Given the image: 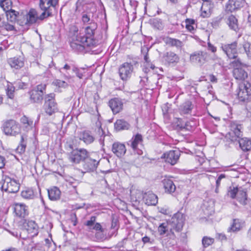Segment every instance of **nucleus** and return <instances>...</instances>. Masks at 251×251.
Masks as SVG:
<instances>
[{"label": "nucleus", "instance_id": "obj_1", "mask_svg": "<svg viewBox=\"0 0 251 251\" xmlns=\"http://www.w3.org/2000/svg\"><path fill=\"white\" fill-rule=\"evenodd\" d=\"M97 27V24L94 21H91L89 25L85 28V35L80 33L70 42V46L72 49L81 52L86 47L93 46L95 44L93 37Z\"/></svg>", "mask_w": 251, "mask_h": 251}, {"label": "nucleus", "instance_id": "obj_2", "mask_svg": "<svg viewBox=\"0 0 251 251\" xmlns=\"http://www.w3.org/2000/svg\"><path fill=\"white\" fill-rule=\"evenodd\" d=\"M230 130L226 135L227 140L231 142L238 141L239 146L243 151L251 149V140L243 136L242 126L237 121H231L229 125Z\"/></svg>", "mask_w": 251, "mask_h": 251}, {"label": "nucleus", "instance_id": "obj_3", "mask_svg": "<svg viewBox=\"0 0 251 251\" xmlns=\"http://www.w3.org/2000/svg\"><path fill=\"white\" fill-rule=\"evenodd\" d=\"M90 153L87 151L86 149L83 148H76L70 152L69 156V160L70 162L78 164L81 161H83L87 157H89Z\"/></svg>", "mask_w": 251, "mask_h": 251}, {"label": "nucleus", "instance_id": "obj_4", "mask_svg": "<svg viewBox=\"0 0 251 251\" xmlns=\"http://www.w3.org/2000/svg\"><path fill=\"white\" fill-rule=\"evenodd\" d=\"M43 108L45 113L49 116H51L58 111L54 94L50 93L45 96Z\"/></svg>", "mask_w": 251, "mask_h": 251}, {"label": "nucleus", "instance_id": "obj_5", "mask_svg": "<svg viewBox=\"0 0 251 251\" xmlns=\"http://www.w3.org/2000/svg\"><path fill=\"white\" fill-rule=\"evenodd\" d=\"M237 97L240 101L247 102L251 99V85L248 82L239 84L237 93Z\"/></svg>", "mask_w": 251, "mask_h": 251}, {"label": "nucleus", "instance_id": "obj_6", "mask_svg": "<svg viewBox=\"0 0 251 251\" xmlns=\"http://www.w3.org/2000/svg\"><path fill=\"white\" fill-rule=\"evenodd\" d=\"M100 162L99 157H94L92 153L89 154V157L83 161L82 173L94 172L95 171Z\"/></svg>", "mask_w": 251, "mask_h": 251}, {"label": "nucleus", "instance_id": "obj_7", "mask_svg": "<svg viewBox=\"0 0 251 251\" xmlns=\"http://www.w3.org/2000/svg\"><path fill=\"white\" fill-rule=\"evenodd\" d=\"M185 220V216L182 213L177 212L175 214L169 222L173 231H180L182 229Z\"/></svg>", "mask_w": 251, "mask_h": 251}, {"label": "nucleus", "instance_id": "obj_8", "mask_svg": "<svg viewBox=\"0 0 251 251\" xmlns=\"http://www.w3.org/2000/svg\"><path fill=\"white\" fill-rule=\"evenodd\" d=\"M45 84H40L28 92L29 98L32 102H41L43 99L44 91L45 90Z\"/></svg>", "mask_w": 251, "mask_h": 251}, {"label": "nucleus", "instance_id": "obj_9", "mask_svg": "<svg viewBox=\"0 0 251 251\" xmlns=\"http://www.w3.org/2000/svg\"><path fill=\"white\" fill-rule=\"evenodd\" d=\"M227 195L232 199L235 198L237 196V200L241 204L244 205L247 204L246 191L243 189H238L237 187H230L228 190Z\"/></svg>", "mask_w": 251, "mask_h": 251}, {"label": "nucleus", "instance_id": "obj_10", "mask_svg": "<svg viewBox=\"0 0 251 251\" xmlns=\"http://www.w3.org/2000/svg\"><path fill=\"white\" fill-rule=\"evenodd\" d=\"M1 188L8 193H17L20 189V183L14 179L8 177L5 179Z\"/></svg>", "mask_w": 251, "mask_h": 251}, {"label": "nucleus", "instance_id": "obj_11", "mask_svg": "<svg viewBox=\"0 0 251 251\" xmlns=\"http://www.w3.org/2000/svg\"><path fill=\"white\" fill-rule=\"evenodd\" d=\"M133 70V66L129 63L125 62L119 68V76L123 80H127L132 75Z\"/></svg>", "mask_w": 251, "mask_h": 251}, {"label": "nucleus", "instance_id": "obj_12", "mask_svg": "<svg viewBox=\"0 0 251 251\" xmlns=\"http://www.w3.org/2000/svg\"><path fill=\"white\" fill-rule=\"evenodd\" d=\"M3 131L5 134L15 136L19 132L20 128L15 121L10 120L4 123Z\"/></svg>", "mask_w": 251, "mask_h": 251}, {"label": "nucleus", "instance_id": "obj_13", "mask_svg": "<svg viewBox=\"0 0 251 251\" xmlns=\"http://www.w3.org/2000/svg\"><path fill=\"white\" fill-rule=\"evenodd\" d=\"M237 43L234 42L231 44L222 45L221 48L227 57L229 59H231V58H235L236 57H237Z\"/></svg>", "mask_w": 251, "mask_h": 251}, {"label": "nucleus", "instance_id": "obj_14", "mask_svg": "<svg viewBox=\"0 0 251 251\" xmlns=\"http://www.w3.org/2000/svg\"><path fill=\"white\" fill-rule=\"evenodd\" d=\"M208 55L205 51H198L190 55V60L196 64L201 66L206 61Z\"/></svg>", "mask_w": 251, "mask_h": 251}, {"label": "nucleus", "instance_id": "obj_15", "mask_svg": "<svg viewBox=\"0 0 251 251\" xmlns=\"http://www.w3.org/2000/svg\"><path fill=\"white\" fill-rule=\"evenodd\" d=\"M180 156V152L178 151H170L164 153L162 158L165 159V162L174 165L176 164Z\"/></svg>", "mask_w": 251, "mask_h": 251}, {"label": "nucleus", "instance_id": "obj_16", "mask_svg": "<svg viewBox=\"0 0 251 251\" xmlns=\"http://www.w3.org/2000/svg\"><path fill=\"white\" fill-rule=\"evenodd\" d=\"M244 0H228L225 6L227 12H233L243 6Z\"/></svg>", "mask_w": 251, "mask_h": 251}, {"label": "nucleus", "instance_id": "obj_17", "mask_svg": "<svg viewBox=\"0 0 251 251\" xmlns=\"http://www.w3.org/2000/svg\"><path fill=\"white\" fill-rule=\"evenodd\" d=\"M14 210L15 215L20 218H24L28 214V207L23 203H15Z\"/></svg>", "mask_w": 251, "mask_h": 251}, {"label": "nucleus", "instance_id": "obj_18", "mask_svg": "<svg viewBox=\"0 0 251 251\" xmlns=\"http://www.w3.org/2000/svg\"><path fill=\"white\" fill-rule=\"evenodd\" d=\"M77 137L87 145L92 143L95 140V137L91 132L88 130L79 132L78 133Z\"/></svg>", "mask_w": 251, "mask_h": 251}, {"label": "nucleus", "instance_id": "obj_19", "mask_svg": "<svg viewBox=\"0 0 251 251\" xmlns=\"http://www.w3.org/2000/svg\"><path fill=\"white\" fill-rule=\"evenodd\" d=\"M143 199L146 204L148 205H155L158 202L157 196L151 191L145 193Z\"/></svg>", "mask_w": 251, "mask_h": 251}, {"label": "nucleus", "instance_id": "obj_20", "mask_svg": "<svg viewBox=\"0 0 251 251\" xmlns=\"http://www.w3.org/2000/svg\"><path fill=\"white\" fill-rule=\"evenodd\" d=\"M165 193L172 194L176 190V187L173 181L169 178L165 177L162 180Z\"/></svg>", "mask_w": 251, "mask_h": 251}, {"label": "nucleus", "instance_id": "obj_21", "mask_svg": "<svg viewBox=\"0 0 251 251\" xmlns=\"http://www.w3.org/2000/svg\"><path fill=\"white\" fill-rule=\"evenodd\" d=\"M109 105L114 114L119 113L123 109V103L117 98H114L109 100Z\"/></svg>", "mask_w": 251, "mask_h": 251}, {"label": "nucleus", "instance_id": "obj_22", "mask_svg": "<svg viewBox=\"0 0 251 251\" xmlns=\"http://www.w3.org/2000/svg\"><path fill=\"white\" fill-rule=\"evenodd\" d=\"M163 41L166 45L177 49H180L183 46V43L180 40L168 36L164 37Z\"/></svg>", "mask_w": 251, "mask_h": 251}, {"label": "nucleus", "instance_id": "obj_23", "mask_svg": "<svg viewBox=\"0 0 251 251\" xmlns=\"http://www.w3.org/2000/svg\"><path fill=\"white\" fill-rule=\"evenodd\" d=\"M112 151L118 157L123 156L126 152L124 144L120 143H114L112 146Z\"/></svg>", "mask_w": 251, "mask_h": 251}, {"label": "nucleus", "instance_id": "obj_24", "mask_svg": "<svg viewBox=\"0 0 251 251\" xmlns=\"http://www.w3.org/2000/svg\"><path fill=\"white\" fill-rule=\"evenodd\" d=\"M38 19V14L36 10L31 9L26 16L25 25H32L35 23Z\"/></svg>", "mask_w": 251, "mask_h": 251}, {"label": "nucleus", "instance_id": "obj_25", "mask_svg": "<svg viewBox=\"0 0 251 251\" xmlns=\"http://www.w3.org/2000/svg\"><path fill=\"white\" fill-rule=\"evenodd\" d=\"M179 59L178 56L172 51L167 52L163 55L164 61L168 64L177 63Z\"/></svg>", "mask_w": 251, "mask_h": 251}, {"label": "nucleus", "instance_id": "obj_26", "mask_svg": "<svg viewBox=\"0 0 251 251\" xmlns=\"http://www.w3.org/2000/svg\"><path fill=\"white\" fill-rule=\"evenodd\" d=\"M194 107V105L191 101L186 100L180 106V113L181 114H190Z\"/></svg>", "mask_w": 251, "mask_h": 251}, {"label": "nucleus", "instance_id": "obj_27", "mask_svg": "<svg viewBox=\"0 0 251 251\" xmlns=\"http://www.w3.org/2000/svg\"><path fill=\"white\" fill-rule=\"evenodd\" d=\"M143 142L142 136L140 134H137L129 140L127 144L130 146L133 150L137 149L138 145L141 144Z\"/></svg>", "mask_w": 251, "mask_h": 251}, {"label": "nucleus", "instance_id": "obj_28", "mask_svg": "<svg viewBox=\"0 0 251 251\" xmlns=\"http://www.w3.org/2000/svg\"><path fill=\"white\" fill-rule=\"evenodd\" d=\"M8 63L11 68L15 69H19L24 65V61L22 58L16 57L9 58L8 60Z\"/></svg>", "mask_w": 251, "mask_h": 251}, {"label": "nucleus", "instance_id": "obj_29", "mask_svg": "<svg viewBox=\"0 0 251 251\" xmlns=\"http://www.w3.org/2000/svg\"><path fill=\"white\" fill-rule=\"evenodd\" d=\"M233 75L235 78L238 80H244L248 76L247 73L242 69V67L234 69Z\"/></svg>", "mask_w": 251, "mask_h": 251}, {"label": "nucleus", "instance_id": "obj_30", "mask_svg": "<svg viewBox=\"0 0 251 251\" xmlns=\"http://www.w3.org/2000/svg\"><path fill=\"white\" fill-rule=\"evenodd\" d=\"M244 222L239 219H233V223L230 227L228 229V231L236 232L238 231L244 226Z\"/></svg>", "mask_w": 251, "mask_h": 251}, {"label": "nucleus", "instance_id": "obj_31", "mask_svg": "<svg viewBox=\"0 0 251 251\" xmlns=\"http://www.w3.org/2000/svg\"><path fill=\"white\" fill-rule=\"evenodd\" d=\"M158 231L160 235H163L167 233L168 234L169 231L174 234V231H173L172 228L171 227L169 222L161 224L158 227Z\"/></svg>", "mask_w": 251, "mask_h": 251}, {"label": "nucleus", "instance_id": "obj_32", "mask_svg": "<svg viewBox=\"0 0 251 251\" xmlns=\"http://www.w3.org/2000/svg\"><path fill=\"white\" fill-rule=\"evenodd\" d=\"M56 2V0H40L39 6L41 10H50V7L54 6Z\"/></svg>", "mask_w": 251, "mask_h": 251}, {"label": "nucleus", "instance_id": "obj_33", "mask_svg": "<svg viewBox=\"0 0 251 251\" xmlns=\"http://www.w3.org/2000/svg\"><path fill=\"white\" fill-rule=\"evenodd\" d=\"M115 128L117 130H127L130 127L129 124L124 120H117L114 124Z\"/></svg>", "mask_w": 251, "mask_h": 251}, {"label": "nucleus", "instance_id": "obj_34", "mask_svg": "<svg viewBox=\"0 0 251 251\" xmlns=\"http://www.w3.org/2000/svg\"><path fill=\"white\" fill-rule=\"evenodd\" d=\"M60 191L56 187L48 190L49 197L50 200L55 201L59 199L60 196Z\"/></svg>", "mask_w": 251, "mask_h": 251}, {"label": "nucleus", "instance_id": "obj_35", "mask_svg": "<svg viewBox=\"0 0 251 251\" xmlns=\"http://www.w3.org/2000/svg\"><path fill=\"white\" fill-rule=\"evenodd\" d=\"M227 23L231 29L235 31L238 29L237 19L233 15H231L228 17Z\"/></svg>", "mask_w": 251, "mask_h": 251}, {"label": "nucleus", "instance_id": "obj_36", "mask_svg": "<svg viewBox=\"0 0 251 251\" xmlns=\"http://www.w3.org/2000/svg\"><path fill=\"white\" fill-rule=\"evenodd\" d=\"M19 13L13 9L6 11V15L7 20L11 22H14L16 21L17 15Z\"/></svg>", "mask_w": 251, "mask_h": 251}, {"label": "nucleus", "instance_id": "obj_37", "mask_svg": "<svg viewBox=\"0 0 251 251\" xmlns=\"http://www.w3.org/2000/svg\"><path fill=\"white\" fill-rule=\"evenodd\" d=\"M27 230L29 233H32L33 235L37 234V226L33 221H29L27 224Z\"/></svg>", "mask_w": 251, "mask_h": 251}, {"label": "nucleus", "instance_id": "obj_38", "mask_svg": "<svg viewBox=\"0 0 251 251\" xmlns=\"http://www.w3.org/2000/svg\"><path fill=\"white\" fill-rule=\"evenodd\" d=\"M233 60L230 62V65L234 68V69L240 68L245 66V64L243 62L241 59L237 57L235 58H231Z\"/></svg>", "mask_w": 251, "mask_h": 251}, {"label": "nucleus", "instance_id": "obj_39", "mask_svg": "<svg viewBox=\"0 0 251 251\" xmlns=\"http://www.w3.org/2000/svg\"><path fill=\"white\" fill-rule=\"evenodd\" d=\"M21 123L24 128H26L28 129L33 125V121L30 119H29L27 117L24 116L21 119Z\"/></svg>", "mask_w": 251, "mask_h": 251}, {"label": "nucleus", "instance_id": "obj_40", "mask_svg": "<svg viewBox=\"0 0 251 251\" xmlns=\"http://www.w3.org/2000/svg\"><path fill=\"white\" fill-rule=\"evenodd\" d=\"M21 196L26 199H31L34 197L33 191L29 188L23 190L21 193Z\"/></svg>", "mask_w": 251, "mask_h": 251}, {"label": "nucleus", "instance_id": "obj_41", "mask_svg": "<svg viewBox=\"0 0 251 251\" xmlns=\"http://www.w3.org/2000/svg\"><path fill=\"white\" fill-rule=\"evenodd\" d=\"M6 94L8 97L10 99H13L14 96L15 87L11 83H8L6 89Z\"/></svg>", "mask_w": 251, "mask_h": 251}, {"label": "nucleus", "instance_id": "obj_42", "mask_svg": "<svg viewBox=\"0 0 251 251\" xmlns=\"http://www.w3.org/2000/svg\"><path fill=\"white\" fill-rule=\"evenodd\" d=\"M12 2L10 0H0V6L4 11L9 10L11 7Z\"/></svg>", "mask_w": 251, "mask_h": 251}, {"label": "nucleus", "instance_id": "obj_43", "mask_svg": "<svg viewBox=\"0 0 251 251\" xmlns=\"http://www.w3.org/2000/svg\"><path fill=\"white\" fill-rule=\"evenodd\" d=\"M186 28L190 31H192L195 29V21L192 19H186Z\"/></svg>", "mask_w": 251, "mask_h": 251}, {"label": "nucleus", "instance_id": "obj_44", "mask_svg": "<svg viewBox=\"0 0 251 251\" xmlns=\"http://www.w3.org/2000/svg\"><path fill=\"white\" fill-rule=\"evenodd\" d=\"M214 242V239L207 236L203 237L202 240V244L203 246L205 248L211 245Z\"/></svg>", "mask_w": 251, "mask_h": 251}, {"label": "nucleus", "instance_id": "obj_45", "mask_svg": "<svg viewBox=\"0 0 251 251\" xmlns=\"http://www.w3.org/2000/svg\"><path fill=\"white\" fill-rule=\"evenodd\" d=\"M243 47L248 57L251 58V44L246 42L243 44Z\"/></svg>", "mask_w": 251, "mask_h": 251}, {"label": "nucleus", "instance_id": "obj_46", "mask_svg": "<svg viewBox=\"0 0 251 251\" xmlns=\"http://www.w3.org/2000/svg\"><path fill=\"white\" fill-rule=\"evenodd\" d=\"M52 83L53 85L60 88H66L68 86V84L66 82L60 79L54 80Z\"/></svg>", "mask_w": 251, "mask_h": 251}, {"label": "nucleus", "instance_id": "obj_47", "mask_svg": "<svg viewBox=\"0 0 251 251\" xmlns=\"http://www.w3.org/2000/svg\"><path fill=\"white\" fill-rule=\"evenodd\" d=\"M43 12L40 16H38V20H43L46 17L50 16L51 15V12L50 10H43Z\"/></svg>", "mask_w": 251, "mask_h": 251}, {"label": "nucleus", "instance_id": "obj_48", "mask_svg": "<svg viewBox=\"0 0 251 251\" xmlns=\"http://www.w3.org/2000/svg\"><path fill=\"white\" fill-rule=\"evenodd\" d=\"M82 22L84 24H88L91 22V21H94L93 20H91L90 15H88L86 13H83L82 15L81 18Z\"/></svg>", "mask_w": 251, "mask_h": 251}, {"label": "nucleus", "instance_id": "obj_49", "mask_svg": "<svg viewBox=\"0 0 251 251\" xmlns=\"http://www.w3.org/2000/svg\"><path fill=\"white\" fill-rule=\"evenodd\" d=\"M153 25L159 30H161L163 28V24L160 19L155 20L153 21Z\"/></svg>", "mask_w": 251, "mask_h": 251}, {"label": "nucleus", "instance_id": "obj_50", "mask_svg": "<svg viewBox=\"0 0 251 251\" xmlns=\"http://www.w3.org/2000/svg\"><path fill=\"white\" fill-rule=\"evenodd\" d=\"M24 137L23 136H21V145L20 147H18V149L20 150L21 152L25 151L26 148V144L24 143Z\"/></svg>", "mask_w": 251, "mask_h": 251}, {"label": "nucleus", "instance_id": "obj_51", "mask_svg": "<svg viewBox=\"0 0 251 251\" xmlns=\"http://www.w3.org/2000/svg\"><path fill=\"white\" fill-rule=\"evenodd\" d=\"M226 177V176L225 174H221L218 177L216 181V185L217 187H219L221 184V182L222 179H225Z\"/></svg>", "mask_w": 251, "mask_h": 251}, {"label": "nucleus", "instance_id": "obj_52", "mask_svg": "<svg viewBox=\"0 0 251 251\" xmlns=\"http://www.w3.org/2000/svg\"><path fill=\"white\" fill-rule=\"evenodd\" d=\"M96 220V217L92 216L91 217L90 220L87 221L86 225L91 227L93 226Z\"/></svg>", "mask_w": 251, "mask_h": 251}, {"label": "nucleus", "instance_id": "obj_53", "mask_svg": "<svg viewBox=\"0 0 251 251\" xmlns=\"http://www.w3.org/2000/svg\"><path fill=\"white\" fill-rule=\"evenodd\" d=\"M1 25H4L2 27H4L7 30H12L14 28V26L10 24L1 23Z\"/></svg>", "mask_w": 251, "mask_h": 251}, {"label": "nucleus", "instance_id": "obj_54", "mask_svg": "<svg viewBox=\"0 0 251 251\" xmlns=\"http://www.w3.org/2000/svg\"><path fill=\"white\" fill-rule=\"evenodd\" d=\"M73 71L75 73L76 76L79 78H82L83 75L81 73H80L78 69L76 68H74Z\"/></svg>", "mask_w": 251, "mask_h": 251}, {"label": "nucleus", "instance_id": "obj_55", "mask_svg": "<svg viewBox=\"0 0 251 251\" xmlns=\"http://www.w3.org/2000/svg\"><path fill=\"white\" fill-rule=\"evenodd\" d=\"M5 158L2 156L0 155V169L3 168L5 166Z\"/></svg>", "mask_w": 251, "mask_h": 251}, {"label": "nucleus", "instance_id": "obj_56", "mask_svg": "<svg viewBox=\"0 0 251 251\" xmlns=\"http://www.w3.org/2000/svg\"><path fill=\"white\" fill-rule=\"evenodd\" d=\"M205 4H206V3H204L202 4V7H201V10H203V8H204V6H205ZM209 12H206V11H205V10H204V11H202V12H201V16H202L203 18H205V17H208V16H209Z\"/></svg>", "mask_w": 251, "mask_h": 251}, {"label": "nucleus", "instance_id": "obj_57", "mask_svg": "<svg viewBox=\"0 0 251 251\" xmlns=\"http://www.w3.org/2000/svg\"><path fill=\"white\" fill-rule=\"evenodd\" d=\"M207 48L208 50H210L212 52H215L216 51V48L210 43H208Z\"/></svg>", "mask_w": 251, "mask_h": 251}, {"label": "nucleus", "instance_id": "obj_58", "mask_svg": "<svg viewBox=\"0 0 251 251\" xmlns=\"http://www.w3.org/2000/svg\"><path fill=\"white\" fill-rule=\"evenodd\" d=\"M72 221L73 222V225L76 226L77 224V218L75 214H73L71 215Z\"/></svg>", "mask_w": 251, "mask_h": 251}, {"label": "nucleus", "instance_id": "obj_59", "mask_svg": "<svg viewBox=\"0 0 251 251\" xmlns=\"http://www.w3.org/2000/svg\"><path fill=\"white\" fill-rule=\"evenodd\" d=\"M93 229L96 230H100L102 231V227L100 224L99 223H96L94 227H93Z\"/></svg>", "mask_w": 251, "mask_h": 251}, {"label": "nucleus", "instance_id": "obj_60", "mask_svg": "<svg viewBox=\"0 0 251 251\" xmlns=\"http://www.w3.org/2000/svg\"><path fill=\"white\" fill-rule=\"evenodd\" d=\"M246 109L247 110L251 113V99L247 102Z\"/></svg>", "mask_w": 251, "mask_h": 251}, {"label": "nucleus", "instance_id": "obj_61", "mask_svg": "<svg viewBox=\"0 0 251 251\" xmlns=\"http://www.w3.org/2000/svg\"><path fill=\"white\" fill-rule=\"evenodd\" d=\"M189 126H188V123L187 122V123H185L184 125H181L180 126V128L181 129H187V130H188L189 129Z\"/></svg>", "mask_w": 251, "mask_h": 251}, {"label": "nucleus", "instance_id": "obj_62", "mask_svg": "<svg viewBox=\"0 0 251 251\" xmlns=\"http://www.w3.org/2000/svg\"><path fill=\"white\" fill-rule=\"evenodd\" d=\"M150 239L148 236H145L142 238V241L144 243H147L150 242Z\"/></svg>", "mask_w": 251, "mask_h": 251}, {"label": "nucleus", "instance_id": "obj_63", "mask_svg": "<svg viewBox=\"0 0 251 251\" xmlns=\"http://www.w3.org/2000/svg\"><path fill=\"white\" fill-rule=\"evenodd\" d=\"M219 238L221 240H226V236L224 234H222V233L219 234Z\"/></svg>", "mask_w": 251, "mask_h": 251}, {"label": "nucleus", "instance_id": "obj_64", "mask_svg": "<svg viewBox=\"0 0 251 251\" xmlns=\"http://www.w3.org/2000/svg\"><path fill=\"white\" fill-rule=\"evenodd\" d=\"M2 251H18L16 248H11L8 249H6L5 250H2Z\"/></svg>", "mask_w": 251, "mask_h": 251}]
</instances>
